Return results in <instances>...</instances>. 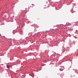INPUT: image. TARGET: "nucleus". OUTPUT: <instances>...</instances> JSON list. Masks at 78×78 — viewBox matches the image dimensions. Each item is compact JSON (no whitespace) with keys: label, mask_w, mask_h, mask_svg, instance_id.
<instances>
[{"label":"nucleus","mask_w":78,"mask_h":78,"mask_svg":"<svg viewBox=\"0 0 78 78\" xmlns=\"http://www.w3.org/2000/svg\"><path fill=\"white\" fill-rule=\"evenodd\" d=\"M7 68H8L9 69L10 67H11V66H8V65H7Z\"/></svg>","instance_id":"nucleus-1"},{"label":"nucleus","mask_w":78,"mask_h":78,"mask_svg":"<svg viewBox=\"0 0 78 78\" xmlns=\"http://www.w3.org/2000/svg\"><path fill=\"white\" fill-rule=\"evenodd\" d=\"M59 70H60V71H62V70H61V69H59Z\"/></svg>","instance_id":"nucleus-2"}]
</instances>
